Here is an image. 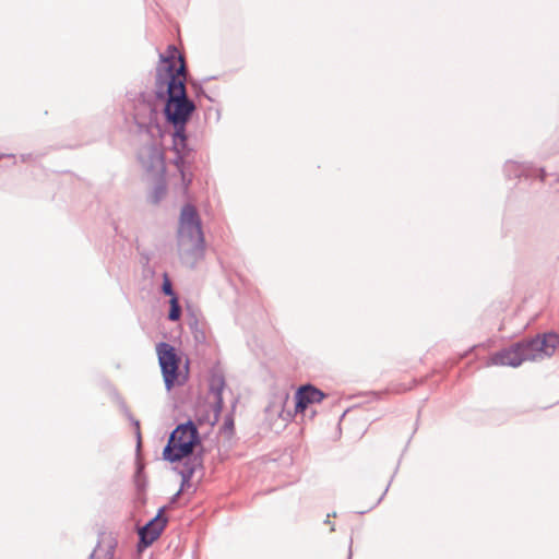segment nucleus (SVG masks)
Masks as SVG:
<instances>
[{"instance_id":"nucleus-1","label":"nucleus","mask_w":559,"mask_h":559,"mask_svg":"<svg viewBox=\"0 0 559 559\" xmlns=\"http://www.w3.org/2000/svg\"><path fill=\"white\" fill-rule=\"evenodd\" d=\"M187 79L155 82L154 98L163 104L162 114L167 128H186L197 109L189 98L186 87Z\"/></svg>"},{"instance_id":"nucleus-2","label":"nucleus","mask_w":559,"mask_h":559,"mask_svg":"<svg viewBox=\"0 0 559 559\" xmlns=\"http://www.w3.org/2000/svg\"><path fill=\"white\" fill-rule=\"evenodd\" d=\"M559 344L556 332L537 334L512 343L489 357V365L516 368L526 360L550 357Z\"/></svg>"},{"instance_id":"nucleus-3","label":"nucleus","mask_w":559,"mask_h":559,"mask_svg":"<svg viewBox=\"0 0 559 559\" xmlns=\"http://www.w3.org/2000/svg\"><path fill=\"white\" fill-rule=\"evenodd\" d=\"M178 252L182 262L191 265L204 254L205 237L202 229V219L195 205L187 202L181 206L178 230Z\"/></svg>"},{"instance_id":"nucleus-4","label":"nucleus","mask_w":559,"mask_h":559,"mask_svg":"<svg viewBox=\"0 0 559 559\" xmlns=\"http://www.w3.org/2000/svg\"><path fill=\"white\" fill-rule=\"evenodd\" d=\"M201 452L204 459L205 448L198 429L192 419L180 423L169 433L167 443L163 449V459L169 463H180L182 460L191 459Z\"/></svg>"},{"instance_id":"nucleus-5","label":"nucleus","mask_w":559,"mask_h":559,"mask_svg":"<svg viewBox=\"0 0 559 559\" xmlns=\"http://www.w3.org/2000/svg\"><path fill=\"white\" fill-rule=\"evenodd\" d=\"M157 102L151 99V95L146 92H140L139 97L133 105V120L139 132L147 133L152 139L155 136L163 138L165 129L159 123V109Z\"/></svg>"},{"instance_id":"nucleus-6","label":"nucleus","mask_w":559,"mask_h":559,"mask_svg":"<svg viewBox=\"0 0 559 559\" xmlns=\"http://www.w3.org/2000/svg\"><path fill=\"white\" fill-rule=\"evenodd\" d=\"M156 354L165 389L169 392L175 386L183 385L188 373L180 372L181 356L176 347L167 342H159L156 344Z\"/></svg>"},{"instance_id":"nucleus-7","label":"nucleus","mask_w":559,"mask_h":559,"mask_svg":"<svg viewBox=\"0 0 559 559\" xmlns=\"http://www.w3.org/2000/svg\"><path fill=\"white\" fill-rule=\"evenodd\" d=\"M187 63L177 46L170 44L164 52L158 53L155 68V82L187 79Z\"/></svg>"},{"instance_id":"nucleus-8","label":"nucleus","mask_w":559,"mask_h":559,"mask_svg":"<svg viewBox=\"0 0 559 559\" xmlns=\"http://www.w3.org/2000/svg\"><path fill=\"white\" fill-rule=\"evenodd\" d=\"M138 160L146 173L159 176L166 173L165 152L160 144L150 142L140 147Z\"/></svg>"},{"instance_id":"nucleus-9","label":"nucleus","mask_w":559,"mask_h":559,"mask_svg":"<svg viewBox=\"0 0 559 559\" xmlns=\"http://www.w3.org/2000/svg\"><path fill=\"white\" fill-rule=\"evenodd\" d=\"M166 508V506L160 507L157 514L138 531L136 547L139 551L148 548L162 535L168 522V518L162 515Z\"/></svg>"},{"instance_id":"nucleus-10","label":"nucleus","mask_w":559,"mask_h":559,"mask_svg":"<svg viewBox=\"0 0 559 559\" xmlns=\"http://www.w3.org/2000/svg\"><path fill=\"white\" fill-rule=\"evenodd\" d=\"M171 135V150L175 153L173 164L180 166L182 164H195V148L191 145L187 127L174 129Z\"/></svg>"},{"instance_id":"nucleus-11","label":"nucleus","mask_w":559,"mask_h":559,"mask_svg":"<svg viewBox=\"0 0 559 559\" xmlns=\"http://www.w3.org/2000/svg\"><path fill=\"white\" fill-rule=\"evenodd\" d=\"M506 177L511 178H538L542 182L545 181L547 173L543 167H536L531 163H520L515 160H507L503 166Z\"/></svg>"},{"instance_id":"nucleus-12","label":"nucleus","mask_w":559,"mask_h":559,"mask_svg":"<svg viewBox=\"0 0 559 559\" xmlns=\"http://www.w3.org/2000/svg\"><path fill=\"white\" fill-rule=\"evenodd\" d=\"M325 393L308 383L301 385L295 393V411L304 412L310 404L320 403L324 400Z\"/></svg>"},{"instance_id":"nucleus-13","label":"nucleus","mask_w":559,"mask_h":559,"mask_svg":"<svg viewBox=\"0 0 559 559\" xmlns=\"http://www.w3.org/2000/svg\"><path fill=\"white\" fill-rule=\"evenodd\" d=\"M182 467L174 469L177 471V473L181 476V483L179 492H182L186 489H189L192 486L191 479L194 475V473L198 469L204 468V459L201 457V452L197 455H193L191 459L182 460Z\"/></svg>"},{"instance_id":"nucleus-14","label":"nucleus","mask_w":559,"mask_h":559,"mask_svg":"<svg viewBox=\"0 0 559 559\" xmlns=\"http://www.w3.org/2000/svg\"><path fill=\"white\" fill-rule=\"evenodd\" d=\"M225 378L223 374L214 373L209 380V390L214 396L212 404L213 407V424H217L221 417V413L224 407L223 391L225 388Z\"/></svg>"},{"instance_id":"nucleus-15","label":"nucleus","mask_w":559,"mask_h":559,"mask_svg":"<svg viewBox=\"0 0 559 559\" xmlns=\"http://www.w3.org/2000/svg\"><path fill=\"white\" fill-rule=\"evenodd\" d=\"M195 164H182L180 166H176L177 171L180 176V186H181V194L183 198L190 200V187L192 185L194 174L193 169Z\"/></svg>"},{"instance_id":"nucleus-16","label":"nucleus","mask_w":559,"mask_h":559,"mask_svg":"<svg viewBox=\"0 0 559 559\" xmlns=\"http://www.w3.org/2000/svg\"><path fill=\"white\" fill-rule=\"evenodd\" d=\"M117 542L112 537H103L91 554V559H114Z\"/></svg>"},{"instance_id":"nucleus-17","label":"nucleus","mask_w":559,"mask_h":559,"mask_svg":"<svg viewBox=\"0 0 559 559\" xmlns=\"http://www.w3.org/2000/svg\"><path fill=\"white\" fill-rule=\"evenodd\" d=\"M166 194L167 185L164 175H162L155 180L147 195V202L152 205H158L164 200Z\"/></svg>"},{"instance_id":"nucleus-18","label":"nucleus","mask_w":559,"mask_h":559,"mask_svg":"<svg viewBox=\"0 0 559 559\" xmlns=\"http://www.w3.org/2000/svg\"><path fill=\"white\" fill-rule=\"evenodd\" d=\"M188 325L191 330L197 343H204L206 340L205 333L199 328V320L192 312L189 313Z\"/></svg>"},{"instance_id":"nucleus-19","label":"nucleus","mask_w":559,"mask_h":559,"mask_svg":"<svg viewBox=\"0 0 559 559\" xmlns=\"http://www.w3.org/2000/svg\"><path fill=\"white\" fill-rule=\"evenodd\" d=\"M134 485L136 487L138 492H144L146 490L147 480L144 472V466L136 463V468L134 473Z\"/></svg>"},{"instance_id":"nucleus-20","label":"nucleus","mask_w":559,"mask_h":559,"mask_svg":"<svg viewBox=\"0 0 559 559\" xmlns=\"http://www.w3.org/2000/svg\"><path fill=\"white\" fill-rule=\"evenodd\" d=\"M214 79H216V76L204 78L201 82L195 80L191 81V87L193 88L197 98L204 97L210 102H214V99L210 95H207L205 90L203 88V83H206Z\"/></svg>"},{"instance_id":"nucleus-21","label":"nucleus","mask_w":559,"mask_h":559,"mask_svg":"<svg viewBox=\"0 0 559 559\" xmlns=\"http://www.w3.org/2000/svg\"><path fill=\"white\" fill-rule=\"evenodd\" d=\"M181 306L179 302V297H173L169 299V310L167 313V319L171 322H176L181 318Z\"/></svg>"},{"instance_id":"nucleus-22","label":"nucleus","mask_w":559,"mask_h":559,"mask_svg":"<svg viewBox=\"0 0 559 559\" xmlns=\"http://www.w3.org/2000/svg\"><path fill=\"white\" fill-rule=\"evenodd\" d=\"M160 293L165 296H168L169 299H171L173 297H179L173 287L171 280L167 272L163 273V282L160 285Z\"/></svg>"},{"instance_id":"nucleus-23","label":"nucleus","mask_w":559,"mask_h":559,"mask_svg":"<svg viewBox=\"0 0 559 559\" xmlns=\"http://www.w3.org/2000/svg\"><path fill=\"white\" fill-rule=\"evenodd\" d=\"M235 431V421L233 413H229L225 416L224 423L219 428V432L225 435L227 438H230Z\"/></svg>"},{"instance_id":"nucleus-24","label":"nucleus","mask_w":559,"mask_h":559,"mask_svg":"<svg viewBox=\"0 0 559 559\" xmlns=\"http://www.w3.org/2000/svg\"><path fill=\"white\" fill-rule=\"evenodd\" d=\"M127 415L130 418L132 426L135 428V437H136L135 451H136V454L139 455L140 451H141V442H142L141 441V431H140V421L138 419L133 418L131 416V414H129L128 412H127Z\"/></svg>"},{"instance_id":"nucleus-25","label":"nucleus","mask_w":559,"mask_h":559,"mask_svg":"<svg viewBox=\"0 0 559 559\" xmlns=\"http://www.w3.org/2000/svg\"><path fill=\"white\" fill-rule=\"evenodd\" d=\"M210 424L211 426H214L215 424H213V407L211 406V412L210 411H206L204 414H198L197 415V423L198 425H203V424Z\"/></svg>"},{"instance_id":"nucleus-26","label":"nucleus","mask_w":559,"mask_h":559,"mask_svg":"<svg viewBox=\"0 0 559 559\" xmlns=\"http://www.w3.org/2000/svg\"><path fill=\"white\" fill-rule=\"evenodd\" d=\"M390 481H392V479H391ZM390 484H391V483H389V484H388V486L385 487V489H384L383 493H382V495L380 496V498L377 500V502H376L374 507H376V506H378V504L381 502V500L383 499V497L385 496V493H386V492H388V490H389Z\"/></svg>"},{"instance_id":"nucleus-27","label":"nucleus","mask_w":559,"mask_h":559,"mask_svg":"<svg viewBox=\"0 0 559 559\" xmlns=\"http://www.w3.org/2000/svg\"><path fill=\"white\" fill-rule=\"evenodd\" d=\"M181 495V492H179V490L171 497L170 499V503L174 504L176 503L177 499L179 498V496Z\"/></svg>"},{"instance_id":"nucleus-28","label":"nucleus","mask_w":559,"mask_h":559,"mask_svg":"<svg viewBox=\"0 0 559 559\" xmlns=\"http://www.w3.org/2000/svg\"><path fill=\"white\" fill-rule=\"evenodd\" d=\"M4 157H8V158H13L15 160V155L14 154H1L0 153V160Z\"/></svg>"},{"instance_id":"nucleus-29","label":"nucleus","mask_w":559,"mask_h":559,"mask_svg":"<svg viewBox=\"0 0 559 559\" xmlns=\"http://www.w3.org/2000/svg\"><path fill=\"white\" fill-rule=\"evenodd\" d=\"M350 543H353V542L350 540ZM352 556H353V552H352V544H349V548H348V557H347V559H352Z\"/></svg>"},{"instance_id":"nucleus-30","label":"nucleus","mask_w":559,"mask_h":559,"mask_svg":"<svg viewBox=\"0 0 559 559\" xmlns=\"http://www.w3.org/2000/svg\"><path fill=\"white\" fill-rule=\"evenodd\" d=\"M329 518H330V514H328V518H326V520L324 521V523H325V524H330V520H329Z\"/></svg>"},{"instance_id":"nucleus-31","label":"nucleus","mask_w":559,"mask_h":559,"mask_svg":"<svg viewBox=\"0 0 559 559\" xmlns=\"http://www.w3.org/2000/svg\"><path fill=\"white\" fill-rule=\"evenodd\" d=\"M556 183H559V175L556 178Z\"/></svg>"}]
</instances>
